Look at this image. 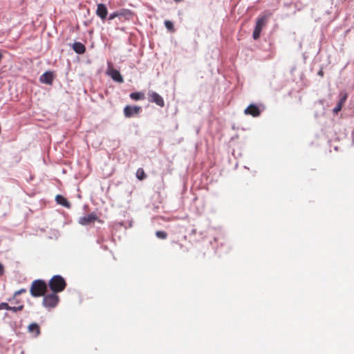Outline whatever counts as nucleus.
I'll list each match as a JSON object with an SVG mask.
<instances>
[{
	"mask_svg": "<svg viewBox=\"0 0 354 354\" xmlns=\"http://www.w3.org/2000/svg\"><path fill=\"white\" fill-rule=\"evenodd\" d=\"M9 308H10V306L6 302H3V303L0 304V310H8Z\"/></svg>",
	"mask_w": 354,
	"mask_h": 354,
	"instance_id": "obj_22",
	"label": "nucleus"
},
{
	"mask_svg": "<svg viewBox=\"0 0 354 354\" xmlns=\"http://www.w3.org/2000/svg\"><path fill=\"white\" fill-rule=\"evenodd\" d=\"M106 74L110 76L115 82L119 83H122L124 82V79L119 71L113 68L111 63L108 64Z\"/></svg>",
	"mask_w": 354,
	"mask_h": 354,
	"instance_id": "obj_4",
	"label": "nucleus"
},
{
	"mask_svg": "<svg viewBox=\"0 0 354 354\" xmlns=\"http://www.w3.org/2000/svg\"><path fill=\"white\" fill-rule=\"evenodd\" d=\"M136 176H137V178L140 180L143 179L145 176L144 171L141 169H139L137 171Z\"/></svg>",
	"mask_w": 354,
	"mask_h": 354,
	"instance_id": "obj_19",
	"label": "nucleus"
},
{
	"mask_svg": "<svg viewBox=\"0 0 354 354\" xmlns=\"http://www.w3.org/2000/svg\"><path fill=\"white\" fill-rule=\"evenodd\" d=\"M55 293L56 292H53V293L44 297L43 305L44 307L54 308L57 305L59 297Z\"/></svg>",
	"mask_w": 354,
	"mask_h": 354,
	"instance_id": "obj_3",
	"label": "nucleus"
},
{
	"mask_svg": "<svg viewBox=\"0 0 354 354\" xmlns=\"http://www.w3.org/2000/svg\"><path fill=\"white\" fill-rule=\"evenodd\" d=\"M149 100L161 107L164 106L165 102L163 98L156 92L151 91L149 93Z\"/></svg>",
	"mask_w": 354,
	"mask_h": 354,
	"instance_id": "obj_7",
	"label": "nucleus"
},
{
	"mask_svg": "<svg viewBox=\"0 0 354 354\" xmlns=\"http://www.w3.org/2000/svg\"><path fill=\"white\" fill-rule=\"evenodd\" d=\"M73 49L78 54L84 53L86 50L85 46L80 42H75L73 45Z\"/></svg>",
	"mask_w": 354,
	"mask_h": 354,
	"instance_id": "obj_12",
	"label": "nucleus"
},
{
	"mask_svg": "<svg viewBox=\"0 0 354 354\" xmlns=\"http://www.w3.org/2000/svg\"><path fill=\"white\" fill-rule=\"evenodd\" d=\"M24 308V306L23 305H19L18 306H10V308H8V310H11V311H13V312H17V311H20L23 309Z\"/></svg>",
	"mask_w": 354,
	"mask_h": 354,
	"instance_id": "obj_18",
	"label": "nucleus"
},
{
	"mask_svg": "<svg viewBox=\"0 0 354 354\" xmlns=\"http://www.w3.org/2000/svg\"><path fill=\"white\" fill-rule=\"evenodd\" d=\"M244 113L246 115H251L253 117H257L259 115L260 111L256 105L250 104L248 108L245 109Z\"/></svg>",
	"mask_w": 354,
	"mask_h": 354,
	"instance_id": "obj_10",
	"label": "nucleus"
},
{
	"mask_svg": "<svg viewBox=\"0 0 354 354\" xmlns=\"http://www.w3.org/2000/svg\"><path fill=\"white\" fill-rule=\"evenodd\" d=\"M156 235L159 239H165L167 238V233L163 231H157Z\"/></svg>",
	"mask_w": 354,
	"mask_h": 354,
	"instance_id": "obj_17",
	"label": "nucleus"
},
{
	"mask_svg": "<svg viewBox=\"0 0 354 354\" xmlns=\"http://www.w3.org/2000/svg\"><path fill=\"white\" fill-rule=\"evenodd\" d=\"M121 15V13L119 12H114L113 13H111L109 17V20H113V19H115V17H119Z\"/></svg>",
	"mask_w": 354,
	"mask_h": 354,
	"instance_id": "obj_20",
	"label": "nucleus"
},
{
	"mask_svg": "<svg viewBox=\"0 0 354 354\" xmlns=\"http://www.w3.org/2000/svg\"><path fill=\"white\" fill-rule=\"evenodd\" d=\"M97 218V216L94 213H91L87 216L80 217L78 222L82 225H86L93 223Z\"/></svg>",
	"mask_w": 354,
	"mask_h": 354,
	"instance_id": "obj_8",
	"label": "nucleus"
},
{
	"mask_svg": "<svg viewBox=\"0 0 354 354\" xmlns=\"http://www.w3.org/2000/svg\"><path fill=\"white\" fill-rule=\"evenodd\" d=\"M342 106H343L342 104L337 103V104L333 109V113H337L342 109Z\"/></svg>",
	"mask_w": 354,
	"mask_h": 354,
	"instance_id": "obj_21",
	"label": "nucleus"
},
{
	"mask_svg": "<svg viewBox=\"0 0 354 354\" xmlns=\"http://www.w3.org/2000/svg\"><path fill=\"white\" fill-rule=\"evenodd\" d=\"M346 99H347V95H346V93H344V94L341 97V98H340V100H339V102H338V103H339L340 104H342V105H343V104L345 103V102H346Z\"/></svg>",
	"mask_w": 354,
	"mask_h": 354,
	"instance_id": "obj_23",
	"label": "nucleus"
},
{
	"mask_svg": "<svg viewBox=\"0 0 354 354\" xmlns=\"http://www.w3.org/2000/svg\"><path fill=\"white\" fill-rule=\"evenodd\" d=\"M141 110L140 106H126L124 109V114L127 118L135 116L139 113Z\"/></svg>",
	"mask_w": 354,
	"mask_h": 354,
	"instance_id": "obj_6",
	"label": "nucleus"
},
{
	"mask_svg": "<svg viewBox=\"0 0 354 354\" xmlns=\"http://www.w3.org/2000/svg\"><path fill=\"white\" fill-rule=\"evenodd\" d=\"M166 28L170 31H174V25L171 21L167 20L165 21Z\"/></svg>",
	"mask_w": 354,
	"mask_h": 354,
	"instance_id": "obj_16",
	"label": "nucleus"
},
{
	"mask_svg": "<svg viewBox=\"0 0 354 354\" xmlns=\"http://www.w3.org/2000/svg\"><path fill=\"white\" fill-rule=\"evenodd\" d=\"M28 330L30 332L36 331V335H38L39 334V328L37 324L32 323L28 326Z\"/></svg>",
	"mask_w": 354,
	"mask_h": 354,
	"instance_id": "obj_15",
	"label": "nucleus"
},
{
	"mask_svg": "<svg viewBox=\"0 0 354 354\" xmlns=\"http://www.w3.org/2000/svg\"><path fill=\"white\" fill-rule=\"evenodd\" d=\"M266 17H262L257 20L252 35L254 39H257L259 37L261 30L266 24Z\"/></svg>",
	"mask_w": 354,
	"mask_h": 354,
	"instance_id": "obj_5",
	"label": "nucleus"
},
{
	"mask_svg": "<svg viewBox=\"0 0 354 354\" xmlns=\"http://www.w3.org/2000/svg\"><path fill=\"white\" fill-rule=\"evenodd\" d=\"M96 14L102 20L105 19L107 16V9L106 6L103 3L98 4L96 10Z\"/></svg>",
	"mask_w": 354,
	"mask_h": 354,
	"instance_id": "obj_9",
	"label": "nucleus"
},
{
	"mask_svg": "<svg viewBox=\"0 0 354 354\" xmlns=\"http://www.w3.org/2000/svg\"><path fill=\"white\" fill-rule=\"evenodd\" d=\"M47 290L46 283L42 280H35L30 288V294L32 297H37L44 295Z\"/></svg>",
	"mask_w": 354,
	"mask_h": 354,
	"instance_id": "obj_1",
	"label": "nucleus"
},
{
	"mask_svg": "<svg viewBox=\"0 0 354 354\" xmlns=\"http://www.w3.org/2000/svg\"><path fill=\"white\" fill-rule=\"evenodd\" d=\"M26 292V289H24V288L20 289L19 290H17L15 292L14 296L16 297L17 295H19L21 294L22 292Z\"/></svg>",
	"mask_w": 354,
	"mask_h": 354,
	"instance_id": "obj_24",
	"label": "nucleus"
},
{
	"mask_svg": "<svg viewBox=\"0 0 354 354\" xmlns=\"http://www.w3.org/2000/svg\"><path fill=\"white\" fill-rule=\"evenodd\" d=\"M3 266L0 263V274H1L3 273Z\"/></svg>",
	"mask_w": 354,
	"mask_h": 354,
	"instance_id": "obj_25",
	"label": "nucleus"
},
{
	"mask_svg": "<svg viewBox=\"0 0 354 354\" xmlns=\"http://www.w3.org/2000/svg\"><path fill=\"white\" fill-rule=\"evenodd\" d=\"M55 200L58 204L67 208L70 207L69 202L64 196L61 195H57L55 197Z\"/></svg>",
	"mask_w": 354,
	"mask_h": 354,
	"instance_id": "obj_13",
	"label": "nucleus"
},
{
	"mask_svg": "<svg viewBox=\"0 0 354 354\" xmlns=\"http://www.w3.org/2000/svg\"><path fill=\"white\" fill-rule=\"evenodd\" d=\"M40 82L47 84H50L53 81V75L50 72H46L40 76Z\"/></svg>",
	"mask_w": 354,
	"mask_h": 354,
	"instance_id": "obj_11",
	"label": "nucleus"
},
{
	"mask_svg": "<svg viewBox=\"0 0 354 354\" xmlns=\"http://www.w3.org/2000/svg\"><path fill=\"white\" fill-rule=\"evenodd\" d=\"M65 280L60 275L54 276L49 281V286L54 292L62 291L66 287Z\"/></svg>",
	"mask_w": 354,
	"mask_h": 354,
	"instance_id": "obj_2",
	"label": "nucleus"
},
{
	"mask_svg": "<svg viewBox=\"0 0 354 354\" xmlns=\"http://www.w3.org/2000/svg\"><path fill=\"white\" fill-rule=\"evenodd\" d=\"M130 97L133 100H139L145 98V95L141 92H135L130 94Z\"/></svg>",
	"mask_w": 354,
	"mask_h": 354,
	"instance_id": "obj_14",
	"label": "nucleus"
}]
</instances>
